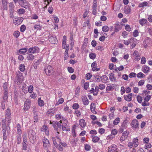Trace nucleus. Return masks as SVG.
Here are the masks:
<instances>
[{
  "label": "nucleus",
  "mask_w": 152,
  "mask_h": 152,
  "mask_svg": "<svg viewBox=\"0 0 152 152\" xmlns=\"http://www.w3.org/2000/svg\"><path fill=\"white\" fill-rule=\"evenodd\" d=\"M53 143L56 148L60 151H63V147H67V144L64 142H62L61 139L58 137H52Z\"/></svg>",
  "instance_id": "obj_1"
},
{
  "label": "nucleus",
  "mask_w": 152,
  "mask_h": 152,
  "mask_svg": "<svg viewBox=\"0 0 152 152\" xmlns=\"http://www.w3.org/2000/svg\"><path fill=\"white\" fill-rule=\"evenodd\" d=\"M152 43V39L149 37H147L143 42V44L144 48H146L151 45Z\"/></svg>",
  "instance_id": "obj_2"
},
{
  "label": "nucleus",
  "mask_w": 152,
  "mask_h": 152,
  "mask_svg": "<svg viewBox=\"0 0 152 152\" xmlns=\"http://www.w3.org/2000/svg\"><path fill=\"white\" fill-rule=\"evenodd\" d=\"M46 74L49 76L51 75L54 72V69L53 67L50 65L48 66L45 69Z\"/></svg>",
  "instance_id": "obj_3"
},
{
  "label": "nucleus",
  "mask_w": 152,
  "mask_h": 152,
  "mask_svg": "<svg viewBox=\"0 0 152 152\" xmlns=\"http://www.w3.org/2000/svg\"><path fill=\"white\" fill-rule=\"evenodd\" d=\"M18 3L22 7L26 9L29 7V4L26 0H18Z\"/></svg>",
  "instance_id": "obj_4"
},
{
  "label": "nucleus",
  "mask_w": 152,
  "mask_h": 152,
  "mask_svg": "<svg viewBox=\"0 0 152 152\" xmlns=\"http://www.w3.org/2000/svg\"><path fill=\"white\" fill-rule=\"evenodd\" d=\"M23 77L21 75V73H19L17 75L15 80V82L17 85H19L23 81Z\"/></svg>",
  "instance_id": "obj_5"
},
{
  "label": "nucleus",
  "mask_w": 152,
  "mask_h": 152,
  "mask_svg": "<svg viewBox=\"0 0 152 152\" xmlns=\"http://www.w3.org/2000/svg\"><path fill=\"white\" fill-rule=\"evenodd\" d=\"M43 147L45 149L47 150L50 146L49 140L46 138L44 137L42 139Z\"/></svg>",
  "instance_id": "obj_6"
},
{
  "label": "nucleus",
  "mask_w": 152,
  "mask_h": 152,
  "mask_svg": "<svg viewBox=\"0 0 152 152\" xmlns=\"http://www.w3.org/2000/svg\"><path fill=\"white\" fill-rule=\"evenodd\" d=\"M23 20L22 17H16L14 19L13 23L15 25L18 26L22 23Z\"/></svg>",
  "instance_id": "obj_7"
},
{
  "label": "nucleus",
  "mask_w": 152,
  "mask_h": 152,
  "mask_svg": "<svg viewBox=\"0 0 152 152\" xmlns=\"http://www.w3.org/2000/svg\"><path fill=\"white\" fill-rule=\"evenodd\" d=\"M28 52L31 53H37L39 52V49L38 47L34 46L30 48L28 50Z\"/></svg>",
  "instance_id": "obj_8"
},
{
  "label": "nucleus",
  "mask_w": 152,
  "mask_h": 152,
  "mask_svg": "<svg viewBox=\"0 0 152 152\" xmlns=\"http://www.w3.org/2000/svg\"><path fill=\"white\" fill-rule=\"evenodd\" d=\"M131 125L134 129H137L139 128L138 121L136 119H134L132 121Z\"/></svg>",
  "instance_id": "obj_9"
},
{
  "label": "nucleus",
  "mask_w": 152,
  "mask_h": 152,
  "mask_svg": "<svg viewBox=\"0 0 152 152\" xmlns=\"http://www.w3.org/2000/svg\"><path fill=\"white\" fill-rule=\"evenodd\" d=\"M129 134V132L128 131H126L124 132L122 134V136L120 138V141L122 142L126 140L128 137Z\"/></svg>",
  "instance_id": "obj_10"
},
{
  "label": "nucleus",
  "mask_w": 152,
  "mask_h": 152,
  "mask_svg": "<svg viewBox=\"0 0 152 152\" xmlns=\"http://www.w3.org/2000/svg\"><path fill=\"white\" fill-rule=\"evenodd\" d=\"M31 104V100L27 99L25 102L23 109L25 111L27 110L30 108Z\"/></svg>",
  "instance_id": "obj_11"
},
{
  "label": "nucleus",
  "mask_w": 152,
  "mask_h": 152,
  "mask_svg": "<svg viewBox=\"0 0 152 152\" xmlns=\"http://www.w3.org/2000/svg\"><path fill=\"white\" fill-rule=\"evenodd\" d=\"M138 40L134 38H131L130 39V44L132 48H134L137 44Z\"/></svg>",
  "instance_id": "obj_12"
},
{
  "label": "nucleus",
  "mask_w": 152,
  "mask_h": 152,
  "mask_svg": "<svg viewBox=\"0 0 152 152\" xmlns=\"http://www.w3.org/2000/svg\"><path fill=\"white\" fill-rule=\"evenodd\" d=\"M56 111L57 109L56 108H53L48 110L47 112V114L50 116H53Z\"/></svg>",
  "instance_id": "obj_13"
},
{
  "label": "nucleus",
  "mask_w": 152,
  "mask_h": 152,
  "mask_svg": "<svg viewBox=\"0 0 152 152\" xmlns=\"http://www.w3.org/2000/svg\"><path fill=\"white\" fill-rule=\"evenodd\" d=\"M117 147L115 144H112L108 147V152H115L117 149Z\"/></svg>",
  "instance_id": "obj_14"
},
{
  "label": "nucleus",
  "mask_w": 152,
  "mask_h": 152,
  "mask_svg": "<svg viewBox=\"0 0 152 152\" xmlns=\"http://www.w3.org/2000/svg\"><path fill=\"white\" fill-rule=\"evenodd\" d=\"M133 94L132 93H130L127 95H124V99L127 101L130 102L132 100Z\"/></svg>",
  "instance_id": "obj_15"
},
{
  "label": "nucleus",
  "mask_w": 152,
  "mask_h": 152,
  "mask_svg": "<svg viewBox=\"0 0 152 152\" xmlns=\"http://www.w3.org/2000/svg\"><path fill=\"white\" fill-rule=\"evenodd\" d=\"M97 7V3L96 1H94V2L92 6V13L95 15L96 14V9Z\"/></svg>",
  "instance_id": "obj_16"
},
{
  "label": "nucleus",
  "mask_w": 152,
  "mask_h": 152,
  "mask_svg": "<svg viewBox=\"0 0 152 152\" xmlns=\"http://www.w3.org/2000/svg\"><path fill=\"white\" fill-rule=\"evenodd\" d=\"M66 37L65 36H64L63 37V39L62 40L63 47L65 49L68 48L69 46L68 45H66Z\"/></svg>",
  "instance_id": "obj_17"
},
{
  "label": "nucleus",
  "mask_w": 152,
  "mask_h": 152,
  "mask_svg": "<svg viewBox=\"0 0 152 152\" xmlns=\"http://www.w3.org/2000/svg\"><path fill=\"white\" fill-rule=\"evenodd\" d=\"M142 71L145 74L147 73L150 72V68L149 66L144 65L142 67Z\"/></svg>",
  "instance_id": "obj_18"
},
{
  "label": "nucleus",
  "mask_w": 152,
  "mask_h": 152,
  "mask_svg": "<svg viewBox=\"0 0 152 152\" xmlns=\"http://www.w3.org/2000/svg\"><path fill=\"white\" fill-rule=\"evenodd\" d=\"M62 129L63 131L66 132L69 131L70 130V128L65 123H63L62 124Z\"/></svg>",
  "instance_id": "obj_19"
},
{
  "label": "nucleus",
  "mask_w": 152,
  "mask_h": 152,
  "mask_svg": "<svg viewBox=\"0 0 152 152\" xmlns=\"http://www.w3.org/2000/svg\"><path fill=\"white\" fill-rule=\"evenodd\" d=\"M114 87L115 85L114 84H108L106 88V91L108 92L112 91L114 88Z\"/></svg>",
  "instance_id": "obj_20"
},
{
  "label": "nucleus",
  "mask_w": 152,
  "mask_h": 152,
  "mask_svg": "<svg viewBox=\"0 0 152 152\" xmlns=\"http://www.w3.org/2000/svg\"><path fill=\"white\" fill-rule=\"evenodd\" d=\"M82 99L83 104L84 105H88L89 104V101L86 96H83L82 97Z\"/></svg>",
  "instance_id": "obj_21"
},
{
  "label": "nucleus",
  "mask_w": 152,
  "mask_h": 152,
  "mask_svg": "<svg viewBox=\"0 0 152 152\" xmlns=\"http://www.w3.org/2000/svg\"><path fill=\"white\" fill-rule=\"evenodd\" d=\"M79 124L80 126L82 128L86 126V125L85 121L83 119H80L79 121Z\"/></svg>",
  "instance_id": "obj_22"
},
{
  "label": "nucleus",
  "mask_w": 152,
  "mask_h": 152,
  "mask_svg": "<svg viewBox=\"0 0 152 152\" xmlns=\"http://www.w3.org/2000/svg\"><path fill=\"white\" fill-rule=\"evenodd\" d=\"M132 143L134 147H137L138 146L139 144V142L137 137L133 139Z\"/></svg>",
  "instance_id": "obj_23"
},
{
  "label": "nucleus",
  "mask_w": 152,
  "mask_h": 152,
  "mask_svg": "<svg viewBox=\"0 0 152 152\" xmlns=\"http://www.w3.org/2000/svg\"><path fill=\"white\" fill-rule=\"evenodd\" d=\"M96 66L97 64L96 61H94L92 64L91 66L92 67V70L93 71H97L99 70V69L97 68Z\"/></svg>",
  "instance_id": "obj_24"
},
{
  "label": "nucleus",
  "mask_w": 152,
  "mask_h": 152,
  "mask_svg": "<svg viewBox=\"0 0 152 152\" xmlns=\"http://www.w3.org/2000/svg\"><path fill=\"white\" fill-rule=\"evenodd\" d=\"M91 112L94 114H96V112L95 111V105L94 103H92L91 104Z\"/></svg>",
  "instance_id": "obj_25"
},
{
  "label": "nucleus",
  "mask_w": 152,
  "mask_h": 152,
  "mask_svg": "<svg viewBox=\"0 0 152 152\" xmlns=\"http://www.w3.org/2000/svg\"><path fill=\"white\" fill-rule=\"evenodd\" d=\"M139 23L142 26L144 24H147L148 23V21L146 19L143 18L140 19L139 20Z\"/></svg>",
  "instance_id": "obj_26"
},
{
  "label": "nucleus",
  "mask_w": 152,
  "mask_h": 152,
  "mask_svg": "<svg viewBox=\"0 0 152 152\" xmlns=\"http://www.w3.org/2000/svg\"><path fill=\"white\" fill-rule=\"evenodd\" d=\"M48 39L49 41L52 44H55L56 41V37H50Z\"/></svg>",
  "instance_id": "obj_27"
},
{
  "label": "nucleus",
  "mask_w": 152,
  "mask_h": 152,
  "mask_svg": "<svg viewBox=\"0 0 152 152\" xmlns=\"http://www.w3.org/2000/svg\"><path fill=\"white\" fill-rule=\"evenodd\" d=\"M48 129V127L44 125L42 127V131L45 132L47 135H48L49 133Z\"/></svg>",
  "instance_id": "obj_28"
},
{
  "label": "nucleus",
  "mask_w": 152,
  "mask_h": 152,
  "mask_svg": "<svg viewBox=\"0 0 152 152\" xmlns=\"http://www.w3.org/2000/svg\"><path fill=\"white\" fill-rule=\"evenodd\" d=\"M101 78V81L104 83H106L108 80V77L106 75H103Z\"/></svg>",
  "instance_id": "obj_29"
},
{
  "label": "nucleus",
  "mask_w": 152,
  "mask_h": 152,
  "mask_svg": "<svg viewBox=\"0 0 152 152\" xmlns=\"http://www.w3.org/2000/svg\"><path fill=\"white\" fill-rule=\"evenodd\" d=\"M109 78L110 80L112 81H115L116 80V78L114 76V75L113 73L109 74Z\"/></svg>",
  "instance_id": "obj_30"
},
{
  "label": "nucleus",
  "mask_w": 152,
  "mask_h": 152,
  "mask_svg": "<svg viewBox=\"0 0 152 152\" xmlns=\"http://www.w3.org/2000/svg\"><path fill=\"white\" fill-rule=\"evenodd\" d=\"M92 138V141L94 142H97L99 141L100 140V138L96 136H91Z\"/></svg>",
  "instance_id": "obj_31"
},
{
  "label": "nucleus",
  "mask_w": 152,
  "mask_h": 152,
  "mask_svg": "<svg viewBox=\"0 0 152 152\" xmlns=\"http://www.w3.org/2000/svg\"><path fill=\"white\" fill-rule=\"evenodd\" d=\"M124 11L126 14L129 13L131 11L130 7L128 6H126L124 8Z\"/></svg>",
  "instance_id": "obj_32"
},
{
  "label": "nucleus",
  "mask_w": 152,
  "mask_h": 152,
  "mask_svg": "<svg viewBox=\"0 0 152 152\" xmlns=\"http://www.w3.org/2000/svg\"><path fill=\"white\" fill-rule=\"evenodd\" d=\"M75 126L76 125H74L73 126V129L72 130V135L73 137L74 138L75 137H76V133L75 132Z\"/></svg>",
  "instance_id": "obj_33"
},
{
  "label": "nucleus",
  "mask_w": 152,
  "mask_h": 152,
  "mask_svg": "<svg viewBox=\"0 0 152 152\" xmlns=\"http://www.w3.org/2000/svg\"><path fill=\"white\" fill-rule=\"evenodd\" d=\"M148 6V3L146 1H144L139 4L138 7L140 8Z\"/></svg>",
  "instance_id": "obj_34"
},
{
  "label": "nucleus",
  "mask_w": 152,
  "mask_h": 152,
  "mask_svg": "<svg viewBox=\"0 0 152 152\" xmlns=\"http://www.w3.org/2000/svg\"><path fill=\"white\" fill-rule=\"evenodd\" d=\"M38 102L39 106L42 107L44 105V102L41 99V98H39L38 99Z\"/></svg>",
  "instance_id": "obj_35"
},
{
  "label": "nucleus",
  "mask_w": 152,
  "mask_h": 152,
  "mask_svg": "<svg viewBox=\"0 0 152 152\" xmlns=\"http://www.w3.org/2000/svg\"><path fill=\"white\" fill-rule=\"evenodd\" d=\"M17 132L19 134L22 133L21 127L19 124H18L17 126Z\"/></svg>",
  "instance_id": "obj_36"
},
{
  "label": "nucleus",
  "mask_w": 152,
  "mask_h": 152,
  "mask_svg": "<svg viewBox=\"0 0 152 152\" xmlns=\"http://www.w3.org/2000/svg\"><path fill=\"white\" fill-rule=\"evenodd\" d=\"M25 12V10L23 8H20L17 10V13L19 15L23 14Z\"/></svg>",
  "instance_id": "obj_37"
},
{
  "label": "nucleus",
  "mask_w": 152,
  "mask_h": 152,
  "mask_svg": "<svg viewBox=\"0 0 152 152\" xmlns=\"http://www.w3.org/2000/svg\"><path fill=\"white\" fill-rule=\"evenodd\" d=\"M27 51V50L26 48H23L20 49L19 50V52L21 54H25V53Z\"/></svg>",
  "instance_id": "obj_38"
},
{
  "label": "nucleus",
  "mask_w": 152,
  "mask_h": 152,
  "mask_svg": "<svg viewBox=\"0 0 152 152\" xmlns=\"http://www.w3.org/2000/svg\"><path fill=\"white\" fill-rule=\"evenodd\" d=\"M20 32L18 31H15L13 34V36L16 38H18L19 36Z\"/></svg>",
  "instance_id": "obj_39"
},
{
  "label": "nucleus",
  "mask_w": 152,
  "mask_h": 152,
  "mask_svg": "<svg viewBox=\"0 0 152 152\" xmlns=\"http://www.w3.org/2000/svg\"><path fill=\"white\" fill-rule=\"evenodd\" d=\"M77 139L74 138L72 139L70 142L71 144L73 146H75L76 145V144L77 143Z\"/></svg>",
  "instance_id": "obj_40"
},
{
  "label": "nucleus",
  "mask_w": 152,
  "mask_h": 152,
  "mask_svg": "<svg viewBox=\"0 0 152 152\" xmlns=\"http://www.w3.org/2000/svg\"><path fill=\"white\" fill-rule=\"evenodd\" d=\"M125 29L127 31L130 32L132 30V28L129 25L127 24L125 27Z\"/></svg>",
  "instance_id": "obj_41"
},
{
  "label": "nucleus",
  "mask_w": 152,
  "mask_h": 152,
  "mask_svg": "<svg viewBox=\"0 0 152 152\" xmlns=\"http://www.w3.org/2000/svg\"><path fill=\"white\" fill-rule=\"evenodd\" d=\"M84 148L86 151H89L91 149V146L89 144H86L84 145Z\"/></svg>",
  "instance_id": "obj_42"
},
{
  "label": "nucleus",
  "mask_w": 152,
  "mask_h": 152,
  "mask_svg": "<svg viewBox=\"0 0 152 152\" xmlns=\"http://www.w3.org/2000/svg\"><path fill=\"white\" fill-rule=\"evenodd\" d=\"M27 58L28 60L32 61L34 59V56L31 54H29L27 56Z\"/></svg>",
  "instance_id": "obj_43"
},
{
  "label": "nucleus",
  "mask_w": 152,
  "mask_h": 152,
  "mask_svg": "<svg viewBox=\"0 0 152 152\" xmlns=\"http://www.w3.org/2000/svg\"><path fill=\"white\" fill-rule=\"evenodd\" d=\"M37 96L36 93L34 92L31 93L30 94V96L32 99H35Z\"/></svg>",
  "instance_id": "obj_44"
},
{
  "label": "nucleus",
  "mask_w": 152,
  "mask_h": 152,
  "mask_svg": "<svg viewBox=\"0 0 152 152\" xmlns=\"http://www.w3.org/2000/svg\"><path fill=\"white\" fill-rule=\"evenodd\" d=\"M111 134L113 135L115 137L118 133V131L116 129H111Z\"/></svg>",
  "instance_id": "obj_45"
},
{
  "label": "nucleus",
  "mask_w": 152,
  "mask_h": 152,
  "mask_svg": "<svg viewBox=\"0 0 152 152\" xmlns=\"http://www.w3.org/2000/svg\"><path fill=\"white\" fill-rule=\"evenodd\" d=\"M115 137L111 134L108 135L106 137V139L108 140H112Z\"/></svg>",
  "instance_id": "obj_46"
},
{
  "label": "nucleus",
  "mask_w": 152,
  "mask_h": 152,
  "mask_svg": "<svg viewBox=\"0 0 152 152\" xmlns=\"http://www.w3.org/2000/svg\"><path fill=\"white\" fill-rule=\"evenodd\" d=\"M120 121V118H117L114 120L113 122V124L114 125L118 124Z\"/></svg>",
  "instance_id": "obj_47"
},
{
  "label": "nucleus",
  "mask_w": 152,
  "mask_h": 152,
  "mask_svg": "<svg viewBox=\"0 0 152 152\" xmlns=\"http://www.w3.org/2000/svg\"><path fill=\"white\" fill-rule=\"evenodd\" d=\"M19 69L22 72H23L25 70V66L23 64H21L19 67Z\"/></svg>",
  "instance_id": "obj_48"
},
{
  "label": "nucleus",
  "mask_w": 152,
  "mask_h": 152,
  "mask_svg": "<svg viewBox=\"0 0 152 152\" xmlns=\"http://www.w3.org/2000/svg\"><path fill=\"white\" fill-rule=\"evenodd\" d=\"M137 76L138 78H142L145 77V75L142 72H140L137 74Z\"/></svg>",
  "instance_id": "obj_49"
},
{
  "label": "nucleus",
  "mask_w": 152,
  "mask_h": 152,
  "mask_svg": "<svg viewBox=\"0 0 152 152\" xmlns=\"http://www.w3.org/2000/svg\"><path fill=\"white\" fill-rule=\"evenodd\" d=\"M127 122L126 121H124L121 125L122 128L123 129H126L127 127Z\"/></svg>",
  "instance_id": "obj_50"
},
{
  "label": "nucleus",
  "mask_w": 152,
  "mask_h": 152,
  "mask_svg": "<svg viewBox=\"0 0 152 152\" xmlns=\"http://www.w3.org/2000/svg\"><path fill=\"white\" fill-rule=\"evenodd\" d=\"M139 32L137 30H134L133 33V36L134 37H137L139 35Z\"/></svg>",
  "instance_id": "obj_51"
},
{
  "label": "nucleus",
  "mask_w": 152,
  "mask_h": 152,
  "mask_svg": "<svg viewBox=\"0 0 152 152\" xmlns=\"http://www.w3.org/2000/svg\"><path fill=\"white\" fill-rule=\"evenodd\" d=\"M96 56V54L94 53H91L89 54V57L91 59H94L95 58Z\"/></svg>",
  "instance_id": "obj_52"
},
{
  "label": "nucleus",
  "mask_w": 152,
  "mask_h": 152,
  "mask_svg": "<svg viewBox=\"0 0 152 152\" xmlns=\"http://www.w3.org/2000/svg\"><path fill=\"white\" fill-rule=\"evenodd\" d=\"M109 30L108 27L107 26H105L102 28V30L104 32H107Z\"/></svg>",
  "instance_id": "obj_53"
},
{
  "label": "nucleus",
  "mask_w": 152,
  "mask_h": 152,
  "mask_svg": "<svg viewBox=\"0 0 152 152\" xmlns=\"http://www.w3.org/2000/svg\"><path fill=\"white\" fill-rule=\"evenodd\" d=\"M34 29L40 30L41 26L40 24H35L34 25Z\"/></svg>",
  "instance_id": "obj_54"
},
{
  "label": "nucleus",
  "mask_w": 152,
  "mask_h": 152,
  "mask_svg": "<svg viewBox=\"0 0 152 152\" xmlns=\"http://www.w3.org/2000/svg\"><path fill=\"white\" fill-rule=\"evenodd\" d=\"M26 27L24 25H21L20 27V31L21 32H23L26 29Z\"/></svg>",
  "instance_id": "obj_55"
},
{
  "label": "nucleus",
  "mask_w": 152,
  "mask_h": 152,
  "mask_svg": "<svg viewBox=\"0 0 152 152\" xmlns=\"http://www.w3.org/2000/svg\"><path fill=\"white\" fill-rule=\"evenodd\" d=\"M137 99L139 103H141L142 102V97L140 96H137Z\"/></svg>",
  "instance_id": "obj_56"
},
{
  "label": "nucleus",
  "mask_w": 152,
  "mask_h": 152,
  "mask_svg": "<svg viewBox=\"0 0 152 152\" xmlns=\"http://www.w3.org/2000/svg\"><path fill=\"white\" fill-rule=\"evenodd\" d=\"M72 108L75 110H76L79 107V105L78 103H74L72 105Z\"/></svg>",
  "instance_id": "obj_57"
},
{
  "label": "nucleus",
  "mask_w": 152,
  "mask_h": 152,
  "mask_svg": "<svg viewBox=\"0 0 152 152\" xmlns=\"http://www.w3.org/2000/svg\"><path fill=\"white\" fill-rule=\"evenodd\" d=\"M3 88L4 91H8V86L7 84V83H4L3 85Z\"/></svg>",
  "instance_id": "obj_58"
},
{
  "label": "nucleus",
  "mask_w": 152,
  "mask_h": 152,
  "mask_svg": "<svg viewBox=\"0 0 152 152\" xmlns=\"http://www.w3.org/2000/svg\"><path fill=\"white\" fill-rule=\"evenodd\" d=\"M38 18V15L36 14H33L31 15V19L36 20Z\"/></svg>",
  "instance_id": "obj_59"
},
{
  "label": "nucleus",
  "mask_w": 152,
  "mask_h": 152,
  "mask_svg": "<svg viewBox=\"0 0 152 152\" xmlns=\"http://www.w3.org/2000/svg\"><path fill=\"white\" fill-rule=\"evenodd\" d=\"M150 105V103L144 100V101L142 103V105L143 106H148Z\"/></svg>",
  "instance_id": "obj_60"
},
{
  "label": "nucleus",
  "mask_w": 152,
  "mask_h": 152,
  "mask_svg": "<svg viewBox=\"0 0 152 152\" xmlns=\"http://www.w3.org/2000/svg\"><path fill=\"white\" fill-rule=\"evenodd\" d=\"M67 70L68 71L71 73H73L74 71V69L70 66H69L67 68Z\"/></svg>",
  "instance_id": "obj_61"
},
{
  "label": "nucleus",
  "mask_w": 152,
  "mask_h": 152,
  "mask_svg": "<svg viewBox=\"0 0 152 152\" xmlns=\"http://www.w3.org/2000/svg\"><path fill=\"white\" fill-rule=\"evenodd\" d=\"M33 89L34 87L32 85H30L28 87V92L30 93H32L33 91Z\"/></svg>",
  "instance_id": "obj_62"
},
{
  "label": "nucleus",
  "mask_w": 152,
  "mask_h": 152,
  "mask_svg": "<svg viewBox=\"0 0 152 152\" xmlns=\"http://www.w3.org/2000/svg\"><path fill=\"white\" fill-rule=\"evenodd\" d=\"M56 118L57 120H60L63 118L61 114H56L55 115Z\"/></svg>",
  "instance_id": "obj_63"
},
{
  "label": "nucleus",
  "mask_w": 152,
  "mask_h": 152,
  "mask_svg": "<svg viewBox=\"0 0 152 152\" xmlns=\"http://www.w3.org/2000/svg\"><path fill=\"white\" fill-rule=\"evenodd\" d=\"M75 115L77 117H79L81 115V113L78 110H75Z\"/></svg>",
  "instance_id": "obj_64"
}]
</instances>
